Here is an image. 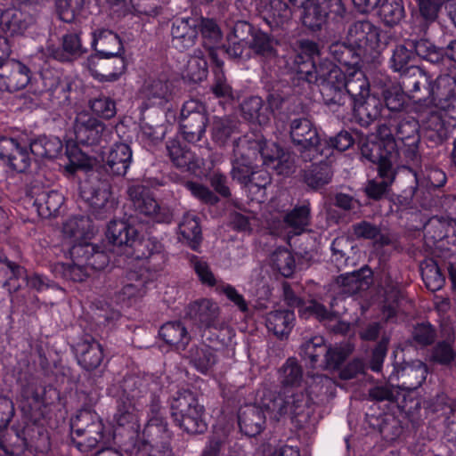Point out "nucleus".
Wrapping results in <instances>:
<instances>
[{
  "instance_id": "1",
  "label": "nucleus",
  "mask_w": 456,
  "mask_h": 456,
  "mask_svg": "<svg viewBox=\"0 0 456 456\" xmlns=\"http://www.w3.org/2000/svg\"><path fill=\"white\" fill-rule=\"evenodd\" d=\"M63 247L69 248L71 263H56L53 273L75 282L84 281L92 272L103 267L106 264L102 253L95 251L89 242L94 234L91 221L87 217H72L62 226Z\"/></svg>"
},
{
  "instance_id": "2",
  "label": "nucleus",
  "mask_w": 456,
  "mask_h": 456,
  "mask_svg": "<svg viewBox=\"0 0 456 456\" xmlns=\"http://www.w3.org/2000/svg\"><path fill=\"white\" fill-rule=\"evenodd\" d=\"M245 142L246 140H240L234 151L236 159L232 163V175L233 179L245 184L250 191L255 189L262 191L270 180L265 173H261L256 177V172L254 169L257 164H253L249 158L251 155H256V149L259 151L262 164L267 170L272 169L281 175H288L292 172L290 156L283 152L275 142L248 140V152L245 156L243 152H240L244 148Z\"/></svg>"
},
{
  "instance_id": "3",
  "label": "nucleus",
  "mask_w": 456,
  "mask_h": 456,
  "mask_svg": "<svg viewBox=\"0 0 456 456\" xmlns=\"http://www.w3.org/2000/svg\"><path fill=\"white\" fill-rule=\"evenodd\" d=\"M379 43L378 28L369 21H358L350 27L346 42L335 43L330 47L334 61L321 64L315 72L317 77L324 79L331 69H341V75H348V68L354 66L360 69L359 61L362 56L370 53Z\"/></svg>"
},
{
  "instance_id": "4",
  "label": "nucleus",
  "mask_w": 456,
  "mask_h": 456,
  "mask_svg": "<svg viewBox=\"0 0 456 456\" xmlns=\"http://www.w3.org/2000/svg\"><path fill=\"white\" fill-rule=\"evenodd\" d=\"M91 46L96 54L88 61L91 75L100 82H114L126 70L124 47L118 34L105 28L92 32Z\"/></svg>"
},
{
  "instance_id": "5",
  "label": "nucleus",
  "mask_w": 456,
  "mask_h": 456,
  "mask_svg": "<svg viewBox=\"0 0 456 456\" xmlns=\"http://www.w3.org/2000/svg\"><path fill=\"white\" fill-rule=\"evenodd\" d=\"M281 382L283 385L282 391L275 395L273 393V411H275L277 405L281 406H293L294 401H298L304 398L306 403L301 408L300 411L296 413L298 415L302 413L305 407H307L311 401H314L312 394L318 395L324 392V387H327L330 380L324 376H314L308 378L304 383L301 381V369L297 362L293 359H289L282 366L280 372Z\"/></svg>"
},
{
  "instance_id": "6",
  "label": "nucleus",
  "mask_w": 456,
  "mask_h": 456,
  "mask_svg": "<svg viewBox=\"0 0 456 456\" xmlns=\"http://www.w3.org/2000/svg\"><path fill=\"white\" fill-rule=\"evenodd\" d=\"M348 69V75H341V69H331L322 80L336 91L346 90L352 96L354 110L359 117L370 120L377 118L381 112L379 100L369 94V83L361 69L354 66Z\"/></svg>"
},
{
  "instance_id": "7",
  "label": "nucleus",
  "mask_w": 456,
  "mask_h": 456,
  "mask_svg": "<svg viewBox=\"0 0 456 456\" xmlns=\"http://www.w3.org/2000/svg\"><path fill=\"white\" fill-rule=\"evenodd\" d=\"M273 392L264 389L257 392L256 400L254 404H248L241 407L238 417L241 432L249 436L258 435L262 431L265 423V411L270 418L278 419L287 414L295 416L306 403V401L302 398L301 400L294 401L293 406L287 407L277 405L275 411H273Z\"/></svg>"
},
{
  "instance_id": "8",
  "label": "nucleus",
  "mask_w": 456,
  "mask_h": 456,
  "mask_svg": "<svg viewBox=\"0 0 456 456\" xmlns=\"http://www.w3.org/2000/svg\"><path fill=\"white\" fill-rule=\"evenodd\" d=\"M200 25L203 37L208 40L205 42V46L208 48V54L216 66L220 68L223 62L218 60L213 48L221 38V32L213 20L207 19L200 20L196 18L176 20L172 27L173 43L179 49L191 47L195 43L198 35L197 28Z\"/></svg>"
},
{
  "instance_id": "9",
  "label": "nucleus",
  "mask_w": 456,
  "mask_h": 456,
  "mask_svg": "<svg viewBox=\"0 0 456 456\" xmlns=\"http://www.w3.org/2000/svg\"><path fill=\"white\" fill-rule=\"evenodd\" d=\"M362 153L370 161L378 163L382 182L370 181L366 187V192L370 198L379 199L394 180L392 159L396 155L395 142L392 136H387L383 141L372 142L370 149L369 144L363 145Z\"/></svg>"
},
{
  "instance_id": "10",
  "label": "nucleus",
  "mask_w": 456,
  "mask_h": 456,
  "mask_svg": "<svg viewBox=\"0 0 456 456\" xmlns=\"http://www.w3.org/2000/svg\"><path fill=\"white\" fill-rule=\"evenodd\" d=\"M106 237L113 245L124 246L125 254L135 259L148 258L158 250V245L151 239H137L136 229L124 220L110 222Z\"/></svg>"
},
{
  "instance_id": "11",
  "label": "nucleus",
  "mask_w": 456,
  "mask_h": 456,
  "mask_svg": "<svg viewBox=\"0 0 456 456\" xmlns=\"http://www.w3.org/2000/svg\"><path fill=\"white\" fill-rule=\"evenodd\" d=\"M171 414L175 422L187 433H202L207 428L201 406L188 391L179 393L171 402Z\"/></svg>"
},
{
  "instance_id": "12",
  "label": "nucleus",
  "mask_w": 456,
  "mask_h": 456,
  "mask_svg": "<svg viewBox=\"0 0 456 456\" xmlns=\"http://www.w3.org/2000/svg\"><path fill=\"white\" fill-rule=\"evenodd\" d=\"M83 418L91 420L86 428L72 429L73 442L79 451L86 452L98 444L109 445L116 439V434L110 429L107 430L102 421L95 414L86 412Z\"/></svg>"
},
{
  "instance_id": "13",
  "label": "nucleus",
  "mask_w": 456,
  "mask_h": 456,
  "mask_svg": "<svg viewBox=\"0 0 456 456\" xmlns=\"http://www.w3.org/2000/svg\"><path fill=\"white\" fill-rule=\"evenodd\" d=\"M290 136L293 142L304 151L305 159H314L319 156L322 139L316 127L309 119L298 118L291 122Z\"/></svg>"
},
{
  "instance_id": "14",
  "label": "nucleus",
  "mask_w": 456,
  "mask_h": 456,
  "mask_svg": "<svg viewBox=\"0 0 456 456\" xmlns=\"http://www.w3.org/2000/svg\"><path fill=\"white\" fill-rule=\"evenodd\" d=\"M294 4L302 3V21L314 30L325 22L329 12L342 15L345 9L341 0H290Z\"/></svg>"
},
{
  "instance_id": "15",
  "label": "nucleus",
  "mask_w": 456,
  "mask_h": 456,
  "mask_svg": "<svg viewBox=\"0 0 456 456\" xmlns=\"http://www.w3.org/2000/svg\"><path fill=\"white\" fill-rule=\"evenodd\" d=\"M128 195L134 208L140 213L151 216L158 223H169L171 221V212L168 209L160 208L143 185L137 184L129 187Z\"/></svg>"
},
{
  "instance_id": "16",
  "label": "nucleus",
  "mask_w": 456,
  "mask_h": 456,
  "mask_svg": "<svg viewBox=\"0 0 456 456\" xmlns=\"http://www.w3.org/2000/svg\"><path fill=\"white\" fill-rule=\"evenodd\" d=\"M0 159L17 172L26 171L31 162L27 147L21 146L12 138L6 137L0 140Z\"/></svg>"
},
{
  "instance_id": "17",
  "label": "nucleus",
  "mask_w": 456,
  "mask_h": 456,
  "mask_svg": "<svg viewBox=\"0 0 456 456\" xmlns=\"http://www.w3.org/2000/svg\"><path fill=\"white\" fill-rule=\"evenodd\" d=\"M188 314L206 327L201 335L203 339L213 343L217 338L212 337L216 330L214 322L218 314V305L215 302L207 298L195 301L189 306Z\"/></svg>"
},
{
  "instance_id": "18",
  "label": "nucleus",
  "mask_w": 456,
  "mask_h": 456,
  "mask_svg": "<svg viewBox=\"0 0 456 456\" xmlns=\"http://www.w3.org/2000/svg\"><path fill=\"white\" fill-rule=\"evenodd\" d=\"M103 131V124L92 118L88 113L77 114L74 125L77 143L94 144L100 140Z\"/></svg>"
},
{
  "instance_id": "19",
  "label": "nucleus",
  "mask_w": 456,
  "mask_h": 456,
  "mask_svg": "<svg viewBox=\"0 0 456 456\" xmlns=\"http://www.w3.org/2000/svg\"><path fill=\"white\" fill-rule=\"evenodd\" d=\"M309 224V208L306 205L296 208L292 212L288 214L284 221L282 222V225L287 230L285 232L279 230V225L281 222L273 221V224H270V228L272 229V232L276 235H283L284 233L290 235H296L301 233L305 231V227Z\"/></svg>"
},
{
  "instance_id": "20",
  "label": "nucleus",
  "mask_w": 456,
  "mask_h": 456,
  "mask_svg": "<svg viewBox=\"0 0 456 456\" xmlns=\"http://www.w3.org/2000/svg\"><path fill=\"white\" fill-rule=\"evenodd\" d=\"M102 160L113 174L124 175L132 161V151L126 143H115L103 153Z\"/></svg>"
},
{
  "instance_id": "21",
  "label": "nucleus",
  "mask_w": 456,
  "mask_h": 456,
  "mask_svg": "<svg viewBox=\"0 0 456 456\" xmlns=\"http://www.w3.org/2000/svg\"><path fill=\"white\" fill-rule=\"evenodd\" d=\"M142 97L147 108L163 106L171 100V85L160 79H149L142 89Z\"/></svg>"
},
{
  "instance_id": "22",
  "label": "nucleus",
  "mask_w": 456,
  "mask_h": 456,
  "mask_svg": "<svg viewBox=\"0 0 456 456\" xmlns=\"http://www.w3.org/2000/svg\"><path fill=\"white\" fill-rule=\"evenodd\" d=\"M31 18L16 8L4 10L0 16L1 29L10 36L22 35L28 28Z\"/></svg>"
},
{
  "instance_id": "23",
  "label": "nucleus",
  "mask_w": 456,
  "mask_h": 456,
  "mask_svg": "<svg viewBox=\"0 0 456 456\" xmlns=\"http://www.w3.org/2000/svg\"><path fill=\"white\" fill-rule=\"evenodd\" d=\"M78 363L86 370L97 368L102 359L103 351L102 346L95 340H85L75 347Z\"/></svg>"
},
{
  "instance_id": "24",
  "label": "nucleus",
  "mask_w": 456,
  "mask_h": 456,
  "mask_svg": "<svg viewBox=\"0 0 456 456\" xmlns=\"http://www.w3.org/2000/svg\"><path fill=\"white\" fill-rule=\"evenodd\" d=\"M197 107L198 104L195 101H189L183 105L182 109V116L183 118H187L190 114H191V120L197 123L196 126H183V136L189 142L199 141L205 133L207 118L201 112L194 111Z\"/></svg>"
},
{
  "instance_id": "25",
  "label": "nucleus",
  "mask_w": 456,
  "mask_h": 456,
  "mask_svg": "<svg viewBox=\"0 0 456 456\" xmlns=\"http://www.w3.org/2000/svg\"><path fill=\"white\" fill-rule=\"evenodd\" d=\"M251 32V26L245 21H238L233 30L227 36V44L224 45L226 53L232 58L242 56L248 43L246 39Z\"/></svg>"
},
{
  "instance_id": "26",
  "label": "nucleus",
  "mask_w": 456,
  "mask_h": 456,
  "mask_svg": "<svg viewBox=\"0 0 456 456\" xmlns=\"http://www.w3.org/2000/svg\"><path fill=\"white\" fill-rule=\"evenodd\" d=\"M113 420L117 426L124 428L131 438L135 436L139 439L138 414L131 402H124L118 406Z\"/></svg>"
},
{
  "instance_id": "27",
  "label": "nucleus",
  "mask_w": 456,
  "mask_h": 456,
  "mask_svg": "<svg viewBox=\"0 0 456 456\" xmlns=\"http://www.w3.org/2000/svg\"><path fill=\"white\" fill-rule=\"evenodd\" d=\"M63 202L64 198L61 193L55 191H42L37 195L34 205L37 208L38 215L44 218H47L55 216Z\"/></svg>"
},
{
  "instance_id": "28",
  "label": "nucleus",
  "mask_w": 456,
  "mask_h": 456,
  "mask_svg": "<svg viewBox=\"0 0 456 456\" xmlns=\"http://www.w3.org/2000/svg\"><path fill=\"white\" fill-rule=\"evenodd\" d=\"M62 150L61 141L55 136H42L33 141L29 151L36 159H54Z\"/></svg>"
},
{
  "instance_id": "29",
  "label": "nucleus",
  "mask_w": 456,
  "mask_h": 456,
  "mask_svg": "<svg viewBox=\"0 0 456 456\" xmlns=\"http://www.w3.org/2000/svg\"><path fill=\"white\" fill-rule=\"evenodd\" d=\"M295 314L289 310L270 313L266 319L267 329L281 338L289 335L294 326Z\"/></svg>"
},
{
  "instance_id": "30",
  "label": "nucleus",
  "mask_w": 456,
  "mask_h": 456,
  "mask_svg": "<svg viewBox=\"0 0 456 456\" xmlns=\"http://www.w3.org/2000/svg\"><path fill=\"white\" fill-rule=\"evenodd\" d=\"M159 336L167 344L175 346L178 350H184L190 340L185 327L179 322L165 323L160 328Z\"/></svg>"
},
{
  "instance_id": "31",
  "label": "nucleus",
  "mask_w": 456,
  "mask_h": 456,
  "mask_svg": "<svg viewBox=\"0 0 456 456\" xmlns=\"http://www.w3.org/2000/svg\"><path fill=\"white\" fill-rule=\"evenodd\" d=\"M80 193L81 197L95 210L106 208L112 204L110 187L105 183H101L96 189H91L87 184H83Z\"/></svg>"
},
{
  "instance_id": "32",
  "label": "nucleus",
  "mask_w": 456,
  "mask_h": 456,
  "mask_svg": "<svg viewBox=\"0 0 456 456\" xmlns=\"http://www.w3.org/2000/svg\"><path fill=\"white\" fill-rule=\"evenodd\" d=\"M3 451L11 456H32L33 452L26 444L20 434L12 428L6 432L0 440Z\"/></svg>"
},
{
  "instance_id": "33",
  "label": "nucleus",
  "mask_w": 456,
  "mask_h": 456,
  "mask_svg": "<svg viewBox=\"0 0 456 456\" xmlns=\"http://www.w3.org/2000/svg\"><path fill=\"white\" fill-rule=\"evenodd\" d=\"M179 234L189 246L196 249L201 239L199 220L192 213H186L179 224Z\"/></svg>"
},
{
  "instance_id": "34",
  "label": "nucleus",
  "mask_w": 456,
  "mask_h": 456,
  "mask_svg": "<svg viewBox=\"0 0 456 456\" xmlns=\"http://www.w3.org/2000/svg\"><path fill=\"white\" fill-rule=\"evenodd\" d=\"M297 59L295 60L293 65L289 69L298 74H308L310 71L305 69L308 64L314 66V58L319 54L317 45L311 41H301L298 46Z\"/></svg>"
},
{
  "instance_id": "35",
  "label": "nucleus",
  "mask_w": 456,
  "mask_h": 456,
  "mask_svg": "<svg viewBox=\"0 0 456 456\" xmlns=\"http://www.w3.org/2000/svg\"><path fill=\"white\" fill-rule=\"evenodd\" d=\"M285 297L290 305L299 306V314L305 318L315 316L319 320H325L331 316L322 305L314 301L301 304V300L294 297L289 289H285Z\"/></svg>"
},
{
  "instance_id": "36",
  "label": "nucleus",
  "mask_w": 456,
  "mask_h": 456,
  "mask_svg": "<svg viewBox=\"0 0 456 456\" xmlns=\"http://www.w3.org/2000/svg\"><path fill=\"white\" fill-rule=\"evenodd\" d=\"M270 263L273 269L285 277L291 276L296 268L294 255L287 248L275 250L270 257Z\"/></svg>"
},
{
  "instance_id": "37",
  "label": "nucleus",
  "mask_w": 456,
  "mask_h": 456,
  "mask_svg": "<svg viewBox=\"0 0 456 456\" xmlns=\"http://www.w3.org/2000/svg\"><path fill=\"white\" fill-rule=\"evenodd\" d=\"M24 275V270L7 259L0 260V284L7 287L9 291L16 290L20 283H16V280L21 279Z\"/></svg>"
},
{
  "instance_id": "38",
  "label": "nucleus",
  "mask_w": 456,
  "mask_h": 456,
  "mask_svg": "<svg viewBox=\"0 0 456 456\" xmlns=\"http://www.w3.org/2000/svg\"><path fill=\"white\" fill-rule=\"evenodd\" d=\"M214 347L203 343L200 347L191 349L190 359L193 366L200 372L206 373L216 362Z\"/></svg>"
},
{
  "instance_id": "39",
  "label": "nucleus",
  "mask_w": 456,
  "mask_h": 456,
  "mask_svg": "<svg viewBox=\"0 0 456 456\" xmlns=\"http://www.w3.org/2000/svg\"><path fill=\"white\" fill-rule=\"evenodd\" d=\"M207 61L199 51L187 61V65L183 72L184 78L191 82H200L207 77L208 74Z\"/></svg>"
},
{
  "instance_id": "40",
  "label": "nucleus",
  "mask_w": 456,
  "mask_h": 456,
  "mask_svg": "<svg viewBox=\"0 0 456 456\" xmlns=\"http://www.w3.org/2000/svg\"><path fill=\"white\" fill-rule=\"evenodd\" d=\"M241 110L246 118L261 126L265 125L270 118L267 108H264L261 98L256 96L244 102L241 105Z\"/></svg>"
},
{
  "instance_id": "41",
  "label": "nucleus",
  "mask_w": 456,
  "mask_h": 456,
  "mask_svg": "<svg viewBox=\"0 0 456 456\" xmlns=\"http://www.w3.org/2000/svg\"><path fill=\"white\" fill-rule=\"evenodd\" d=\"M106 2L112 12L120 16H125L128 13L136 15H152L156 13L155 11L149 10L146 5L141 4V0H106Z\"/></svg>"
},
{
  "instance_id": "42",
  "label": "nucleus",
  "mask_w": 456,
  "mask_h": 456,
  "mask_svg": "<svg viewBox=\"0 0 456 456\" xmlns=\"http://www.w3.org/2000/svg\"><path fill=\"white\" fill-rule=\"evenodd\" d=\"M354 143V139L348 132H340L335 137L329 141L322 139V146L320 148L319 156L328 159L334 150L343 151L350 148Z\"/></svg>"
},
{
  "instance_id": "43",
  "label": "nucleus",
  "mask_w": 456,
  "mask_h": 456,
  "mask_svg": "<svg viewBox=\"0 0 456 456\" xmlns=\"http://www.w3.org/2000/svg\"><path fill=\"white\" fill-rule=\"evenodd\" d=\"M383 21L392 26L398 23L403 17V6L401 0H380L378 5Z\"/></svg>"
},
{
  "instance_id": "44",
  "label": "nucleus",
  "mask_w": 456,
  "mask_h": 456,
  "mask_svg": "<svg viewBox=\"0 0 456 456\" xmlns=\"http://www.w3.org/2000/svg\"><path fill=\"white\" fill-rule=\"evenodd\" d=\"M420 269L422 279L428 289L436 291L443 287L444 278L436 263L427 261L420 265Z\"/></svg>"
},
{
  "instance_id": "45",
  "label": "nucleus",
  "mask_w": 456,
  "mask_h": 456,
  "mask_svg": "<svg viewBox=\"0 0 456 456\" xmlns=\"http://www.w3.org/2000/svg\"><path fill=\"white\" fill-rule=\"evenodd\" d=\"M167 151L172 161L179 167H187L188 170H193L199 166L198 163L192 161V153L175 141L167 144Z\"/></svg>"
},
{
  "instance_id": "46",
  "label": "nucleus",
  "mask_w": 456,
  "mask_h": 456,
  "mask_svg": "<svg viewBox=\"0 0 456 456\" xmlns=\"http://www.w3.org/2000/svg\"><path fill=\"white\" fill-rule=\"evenodd\" d=\"M84 0H57L56 9L59 17L65 22H72L80 13Z\"/></svg>"
},
{
  "instance_id": "47",
  "label": "nucleus",
  "mask_w": 456,
  "mask_h": 456,
  "mask_svg": "<svg viewBox=\"0 0 456 456\" xmlns=\"http://www.w3.org/2000/svg\"><path fill=\"white\" fill-rule=\"evenodd\" d=\"M66 154L69 161V165L66 166V170L69 173H73L77 168H86L90 166V160L87 156L77 145H73L69 142L67 143Z\"/></svg>"
},
{
  "instance_id": "48",
  "label": "nucleus",
  "mask_w": 456,
  "mask_h": 456,
  "mask_svg": "<svg viewBox=\"0 0 456 456\" xmlns=\"http://www.w3.org/2000/svg\"><path fill=\"white\" fill-rule=\"evenodd\" d=\"M319 163L321 164L320 167H315L305 176L307 184L314 189L328 183L331 178V171L329 165L322 159H320Z\"/></svg>"
},
{
  "instance_id": "49",
  "label": "nucleus",
  "mask_w": 456,
  "mask_h": 456,
  "mask_svg": "<svg viewBox=\"0 0 456 456\" xmlns=\"http://www.w3.org/2000/svg\"><path fill=\"white\" fill-rule=\"evenodd\" d=\"M416 54L432 63L439 62L444 58V51L426 39H421L413 45Z\"/></svg>"
},
{
  "instance_id": "50",
  "label": "nucleus",
  "mask_w": 456,
  "mask_h": 456,
  "mask_svg": "<svg viewBox=\"0 0 456 456\" xmlns=\"http://www.w3.org/2000/svg\"><path fill=\"white\" fill-rule=\"evenodd\" d=\"M146 294L145 285L142 281L137 280L135 283H127L123 286L118 300L122 303L132 304L142 298Z\"/></svg>"
},
{
  "instance_id": "51",
  "label": "nucleus",
  "mask_w": 456,
  "mask_h": 456,
  "mask_svg": "<svg viewBox=\"0 0 456 456\" xmlns=\"http://www.w3.org/2000/svg\"><path fill=\"white\" fill-rule=\"evenodd\" d=\"M371 271L369 268H362L359 272L347 274L343 281L349 285L350 290H363L370 284Z\"/></svg>"
},
{
  "instance_id": "52",
  "label": "nucleus",
  "mask_w": 456,
  "mask_h": 456,
  "mask_svg": "<svg viewBox=\"0 0 456 456\" xmlns=\"http://www.w3.org/2000/svg\"><path fill=\"white\" fill-rule=\"evenodd\" d=\"M166 428L167 424L159 409L153 408L150 419L143 430L142 436H159V434L166 431Z\"/></svg>"
},
{
  "instance_id": "53",
  "label": "nucleus",
  "mask_w": 456,
  "mask_h": 456,
  "mask_svg": "<svg viewBox=\"0 0 456 456\" xmlns=\"http://www.w3.org/2000/svg\"><path fill=\"white\" fill-rule=\"evenodd\" d=\"M92 110L104 118H110L116 114V107L113 101L109 98H98L91 103Z\"/></svg>"
},
{
  "instance_id": "54",
  "label": "nucleus",
  "mask_w": 456,
  "mask_h": 456,
  "mask_svg": "<svg viewBox=\"0 0 456 456\" xmlns=\"http://www.w3.org/2000/svg\"><path fill=\"white\" fill-rule=\"evenodd\" d=\"M252 37L253 40L251 47L256 53L263 55H267L272 53L273 41L269 38L266 33L256 31Z\"/></svg>"
},
{
  "instance_id": "55",
  "label": "nucleus",
  "mask_w": 456,
  "mask_h": 456,
  "mask_svg": "<svg viewBox=\"0 0 456 456\" xmlns=\"http://www.w3.org/2000/svg\"><path fill=\"white\" fill-rule=\"evenodd\" d=\"M421 15L428 20H434L444 0H415Z\"/></svg>"
},
{
  "instance_id": "56",
  "label": "nucleus",
  "mask_w": 456,
  "mask_h": 456,
  "mask_svg": "<svg viewBox=\"0 0 456 456\" xmlns=\"http://www.w3.org/2000/svg\"><path fill=\"white\" fill-rule=\"evenodd\" d=\"M411 52L403 45H398L392 56V68L395 71H403L409 64Z\"/></svg>"
},
{
  "instance_id": "57",
  "label": "nucleus",
  "mask_w": 456,
  "mask_h": 456,
  "mask_svg": "<svg viewBox=\"0 0 456 456\" xmlns=\"http://www.w3.org/2000/svg\"><path fill=\"white\" fill-rule=\"evenodd\" d=\"M14 412L12 402L4 396L0 397V431L8 425Z\"/></svg>"
},
{
  "instance_id": "58",
  "label": "nucleus",
  "mask_w": 456,
  "mask_h": 456,
  "mask_svg": "<svg viewBox=\"0 0 456 456\" xmlns=\"http://www.w3.org/2000/svg\"><path fill=\"white\" fill-rule=\"evenodd\" d=\"M186 186L195 197L202 201L209 204L216 201V197L205 186L195 183H188Z\"/></svg>"
},
{
  "instance_id": "59",
  "label": "nucleus",
  "mask_w": 456,
  "mask_h": 456,
  "mask_svg": "<svg viewBox=\"0 0 456 456\" xmlns=\"http://www.w3.org/2000/svg\"><path fill=\"white\" fill-rule=\"evenodd\" d=\"M193 262L195 272L201 282L213 286L216 283V279L208 265L205 262L198 260L197 258H195Z\"/></svg>"
},
{
  "instance_id": "60",
  "label": "nucleus",
  "mask_w": 456,
  "mask_h": 456,
  "mask_svg": "<svg viewBox=\"0 0 456 456\" xmlns=\"http://www.w3.org/2000/svg\"><path fill=\"white\" fill-rule=\"evenodd\" d=\"M12 78L17 80L16 88H24L30 81L29 69L20 62H16L12 70Z\"/></svg>"
},
{
  "instance_id": "61",
  "label": "nucleus",
  "mask_w": 456,
  "mask_h": 456,
  "mask_svg": "<svg viewBox=\"0 0 456 456\" xmlns=\"http://www.w3.org/2000/svg\"><path fill=\"white\" fill-rule=\"evenodd\" d=\"M63 49L71 55H80L84 49L77 34H68L63 37Z\"/></svg>"
},
{
  "instance_id": "62",
  "label": "nucleus",
  "mask_w": 456,
  "mask_h": 456,
  "mask_svg": "<svg viewBox=\"0 0 456 456\" xmlns=\"http://www.w3.org/2000/svg\"><path fill=\"white\" fill-rule=\"evenodd\" d=\"M414 340L420 345L429 344L434 338V332L429 324L421 323L413 331Z\"/></svg>"
},
{
  "instance_id": "63",
  "label": "nucleus",
  "mask_w": 456,
  "mask_h": 456,
  "mask_svg": "<svg viewBox=\"0 0 456 456\" xmlns=\"http://www.w3.org/2000/svg\"><path fill=\"white\" fill-rule=\"evenodd\" d=\"M407 375H414L418 379L416 384L420 385L427 377L428 369L426 365L419 361L413 362L412 364H407L403 370Z\"/></svg>"
},
{
  "instance_id": "64",
  "label": "nucleus",
  "mask_w": 456,
  "mask_h": 456,
  "mask_svg": "<svg viewBox=\"0 0 456 456\" xmlns=\"http://www.w3.org/2000/svg\"><path fill=\"white\" fill-rule=\"evenodd\" d=\"M454 357V352L448 343L439 344L433 354V359L441 363H447Z\"/></svg>"
}]
</instances>
